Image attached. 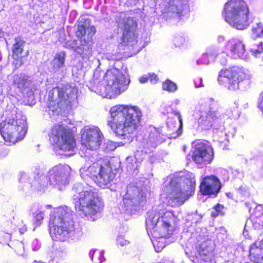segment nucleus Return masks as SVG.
<instances>
[{"label": "nucleus", "mask_w": 263, "mask_h": 263, "mask_svg": "<svg viewBox=\"0 0 263 263\" xmlns=\"http://www.w3.org/2000/svg\"><path fill=\"white\" fill-rule=\"evenodd\" d=\"M130 79L126 71L111 68L105 74L96 69L88 84L89 89L96 93L109 99L115 98L127 90Z\"/></svg>", "instance_id": "nucleus-1"}, {"label": "nucleus", "mask_w": 263, "mask_h": 263, "mask_svg": "<svg viewBox=\"0 0 263 263\" xmlns=\"http://www.w3.org/2000/svg\"><path fill=\"white\" fill-rule=\"evenodd\" d=\"M109 113L111 120L108 121V125L121 139H125L137 129L142 116L138 106L127 105H115L110 108Z\"/></svg>", "instance_id": "nucleus-2"}, {"label": "nucleus", "mask_w": 263, "mask_h": 263, "mask_svg": "<svg viewBox=\"0 0 263 263\" xmlns=\"http://www.w3.org/2000/svg\"><path fill=\"white\" fill-rule=\"evenodd\" d=\"M93 159L86 155V163L80 170L81 178L86 181H93L100 187H108L120 167L119 161L112 159L108 161L100 158L91 164Z\"/></svg>", "instance_id": "nucleus-3"}, {"label": "nucleus", "mask_w": 263, "mask_h": 263, "mask_svg": "<svg viewBox=\"0 0 263 263\" xmlns=\"http://www.w3.org/2000/svg\"><path fill=\"white\" fill-rule=\"evenodd\" d=\"M73 190L77 193L74 195V206L79 214L87 219L94 220L95 217L103 209V203L96 192L86 183V185L80 183H76Z\"/></svg>", "instance_id": "nucleus-4"}, {"label": "nucleus", "mask_w": 263, "mask_h": 263, "mask_svg": "<svg viewBox=\"0 0 263 263\" xmlns=\"http://www.w3.org/2000/svg\"><path fill=\"white\" fill-rule=\"evenodd\" d=\"M73 212L66 206L56 208L50 213L49 222L50 235L53 240L65 241L76 235Z\"/></svg>", "instance_id": "nucleus-5"}, {"label": "nucleus", "mask_w": 263, "mask_h": 263, "mask_svg": "<svg viewBox=\"0 0 263 263\" xmlns=\"http://www.w3.org/2000/svg\"><path fill=\"white\" fill-rule=\"evenodd\" d=\"M195 179L191 173H181L173 178L166 186V199L172 207L182 205L194 193Z\"/></svg>", "instance_id": "nucleus-6"}, {"label": "nucleus", "mask_w": 263, "mask_h": 263, "mask_svg": "<svg viewBox=\"0 0 263 263\" xmlns=\"http://www.w3.org/2000/svg\"><path fill=\"white\" fill-rule=\"evenodd\" d=\"M175 217L172 212L159 206L147 212L145 220L148 235L155 237H170L174 231Z\"/></svg>", "instance_id": "nucleus-7"}, {"label": "nucleus", "mask_w": 263, "mask_h": 263, "mask_svg": "<svg viewBox=\"0 0 263 263\" xmlns=\"http://www.w3.org/2000/svg\"><path fill=\"white\" fill-rule=\"evenodd\" d=\"M26 118L15 109L7 113V118L0 124V133L6 142L15 144L24 139L27 132Z\"/></svg>", "instance_id": "nucleus-8"}, {"label": "nucleus", "mask_w": 263, "mask_h": 263, "mask_svg": "<svg viewBox=\"0 0 263 263\" xmlns=\"http://www.w3.org/2000/svg\"><path fill=\"white\" fill-rule=\"evenodd\" d=\"M220 109L218 102L212 98L200 100L196 108L198 129L209 130L216 124L223 123Z\"/></svg>", "instance_id": "nucleus-9"}, {"label": "nucleus", "mask_w": 263, "mask_h": 263, "mask_svg": "<svg viewBox=\"0 0 263 263\" xmlns=\"http://www.w3.org/2000/svg\"><path fill=\"white\" fill-rule=\"evenodd\" d=\"M249 8L242 0H228L225 4L223 15L225 21L232 27L243 30L249 26Z\"/></svg>", "instance_id": "nucleus-10"}, {"label": "nucleus", "mask_w": 263, "mask_h": 263, "mask_svg": "<svg viewBox=\"0 0 263 263\" xmlns=\"http://www.w3.org/2000/svg\"><path fill=\"white\" fill-rule=\"evenodd\" d=\"M71 170L69 165L60 164L52 167L49 171L47 176H44L45 171L43 168L37 170L34 178L35 181L40 185L41 189L46 187L49 184L59 190H62L68 183Z\"/></svg>", "instance_id": "nucleus-11"}, {"label": "nucleus", "mask_w": 263, "mask_h": 263, "mask_svg": "<svg viewBox=\"0 0 263 263\" xmlns=\"http://www.w3.org/2000/svg\"><path fill=\"white\" fill-rule=\"evenodd\" d=\"M75 89L69 85L53 88L48 92V107L53 114L65 112L76 98Z\"/></svg>", "instance_id": "nucleus-12"}, {"label": "nucleus", "mask_w": 263, "mask_h": 263, "mask_svg": "<svg viewBox=\"0 0 263 263\" xmlns=\"http://www.w3.org/2000/svg\"><path fill=\"white\" fill-rule=\"evenodd\" d=\"M96 33V28L90 25L89 19L82 18L79 22L77 36L80 38L79 41L71 43L69 47L73 48L79 54L83 57H89L91 54L92 47V37Z\"/></svg>", "instance_id": "nucleus-13"}, {"label": "nucleus", "mask_w": 263, "mask_h": 263, "mask_svg": "<svg viewBox=\"0 0 263 263\" xmlns=\"http://www.w3.org/2000/svg\"><path fill=\"white\" fill-rule=\"evenodd\" d=\"M49 140L59 148L60 155L68 156L74 154L76 141L73 136L68 129L61 124L54 125L49 132Z\"/></svg>", "instance_id": "nucleus-14"}, {"label": "nucleus", "mask_w": 263, "mask_h": 263, "mask_svg": "<svg viewBox=\"0 0 263 263\" xmlns=\"http://www.w3.org/2000/svg\"><path fill=\"white\" fill-rule=\"evenodd\" d=\"M122 200L119 208L121 212L134 214L139 211L146 201V194L140 187L134 183L129 184L121 193Z\"/></svg>", "instance_id": "nucleus-15"}, {"label": "nucleus", "mask_w": 263, "mask_h": 263, "mask_svg": "<svg viewBox=\"0 0 263 263\" xmlns=\"http://www.w3.org/2000/svg\"><path fill=\"white\" fill-rule=\"evenodd\" d=\"M165 140V136L159 130L154 128L153 131H151L147 138L143 140L142 148L139 147L135 152V157L127 158L128 168L131 171L137 169L139 164L145 158L147 154L152 152Z\"/></svg>", "instance_id": "nucleus-16"}, {"label": "nucleus", "mask_w": 263, "mask_h": 263, "mask_svg": "<svg viewBox=\"0 0 263 263\" xmlns=\"http://www.w3.org/2000/svg\"><path fill=\"white\" fill-rule=\"evenodd\" d=\"M251 78L248 70L242 67L233 66L221 70L219 73L218 81L229 90H236L240 88L243 82L249 81Z\"/></svg>", "instance_id": "nucleus-17"}, {"label": "nucleus", "mask_w": 263, "mask_h": 263, "mask_svg": "<svg viewBox=\"0 0 263 263\" xmlns=\"http://www.w3.org/2000/svg\"><path fill=\"white\" fill-rule=\"evenodd\" d=\"M164 17L176 18L178 20L182 12L189 10V4L187 0H158Z\"/></svg>", "instance_id": "nucleus-18"}, {"label": "nucleus", "mask_w": 263, "mask_h": 263, "mask_svg": "<svg viewBox=\"0 0 263 263\" xmlns=\"http://www.w3.org/2000/svg\"><path fill=\"white\" fill-rule=\"evenodd\" d=\"M136 26V22L131 18H124L122 22L119 23V26L123 30L121 44L127 46L128 48L132 47L135 53L136 52L135 50H137V52L140 50L137 48V35L135 33Z\"/></svg>", "instance_id": "nucleus-19"}, {"label": "nucleus", "mask_w": 263, "mask_h": 263, "mask_svg": "<svg viewBox=\"0 0 263 263\" xmlns=\"http://www.w3.org/2000/svg\"><path fill=\"white\" fill-rule=\"evenodd\" d=\"M214 157V150L207 141H199L195 146L192 158L193 161L202 167L210 164Z\"/></svg>", "instance_id": "nucleus-20"}, {"label": "nucleus", "mask_w": 263, "mask_h": 263, "mask_svg": "<svg viewBox=\"0 0 263 263\" xmlns=\"http://www.w3.org/2000/svg\"><path fill=\"white\" fill-rule=\"evenodd\" d=\"M222 52L232 59H245L246 47L243 40L237 37L231 38L226 42Z\"/></svg>", "instance_id": "nucleus-21"}, {"label": "nucleus", "mask_w": 263, "mask_h": 263, "mask_svg": "<svg viewBox=\"0 0 263 263\" xmlns=\"http://www.w3.org/2000/svg\"><path fill=\"white\" fill-rule=\"evenodd\" d=\"M103 139V134L98 127H89L82 135L81 143L87 149L94 151L100 146Z\"/></svg>", "instance_id": "nucleus-22"}, {"label": "nucleus", "mask_w": 263, "mask_h": 263, "mask_svg": "<svg viewBox=\"0 0 263 263\" xmlns=\"http://www.w3.org/2000/svg\"><path fill=\"white\" fill-rule=\"evenodd\" d=\"M220 188V181L214 176H208L203 178L200 186V192L204 195H216Z\"/></svg>", "instance_id": "nucleus-23"}, {"label": "nucleus", "mask_w": 263, "mask_h": 263, "mask_svg": "<svg viewBox=\"0 0 263 263\" xmlns=\"http://www.w3.org/2000/svg\"><path fill=\"white\" fill-rule=\"evenodd\" d=\"M194 263H211L212 261V253L205 243H202L196 247V252L192 259Z\"/></svg>", "instance_id": "nucleus-24"}, {"label": "nucleus", "mask_w": 263, "mask_h": 263, "mask_svg": "<svg viewBox=\"0 0 263 263\" xmlns=\"http://www.w3.org/2000/svg\"><path fill=\"white\" fill-rule=\"evenodd\" d=\"M249 257L255 263H263V239H258L250 246Z\"/></svg>", "instance_id": "nucleus-25"}, {"label": "nucleus", "mask_w": 263, "mask_h": 263, "mask_svg": "<svg viewBox=\"0 0 263 263\" xmlns=\"http://www.w3.org/2000/svg\"><path fill=\"white\" fill-rule=\"evenodd\" d=\"M65 53L60 52L57 53L51 61L50 70L57 74H61L65 70Z\"/></svg>", "instance_id": "nucleus-26"}, {"label": "nucleus", "mask_w": 263, "mask_h": 263, "mask_svg": "<svg viewBox=\"0 0 263 263\" xmlns=\"http://www.w3.org/2000/svg\"><path fill=\"white\" fill-rule=\"evenodd\" d=\"M218 55V50L215 47L209 48L206 52L196 61L197 65H207L210 62L214 61Z\"/></svg>", "instance_id": "nucleus-27"}, {"label": "nucleus", "mask_w": 263, "mask_h": 263, "mask_svg": "<svg viewBox=\"0 0 263 263\" xmlns=\"http://www.w3.org/2000/svg\"><path fill=\"white\" fill-rule=\"evenodd\" d=\"M13 84L20 89L30 87L31 81L29 77L24 73L15 74L13 76Z\"/></svg>", "instance_id": "nucleus-28"}, {"label": "nucleus", "mask_w": 263, "mask_h": 263, "mask_svg": "<svg viewBox=\"0 0 263 263\" xmlns=\"http://www.w3.org/2000/svg\"><path fill=\"white\" fill-rule=\"evenodd\" d=\"M30 212L33 218L34 224L40 226L44 218V213L41 210V206L37 203H34L30 207Z\"/></svg>", "instance_id": "nucleus-29"}, {"label": "nucleus", "mask_w": 263, "mask_h": 263, "mask_svg": "<svg viewBox=\"0 0 263 263\" xmlns=\"http://www.w3.org/2000/svg\"><path fill=\"white\" fill-rule=\"evenodd\" d=\"M26 41L21 36H17L14 39L12 47L13 56L21 55L24 50Z\"/></svg>", "instance_id": "nucleus-30"}, {"label": "nucleus", "mask_w": 263, "mask_h": 263, "mask_svg": "<svg viewBox=\"0 0 263 263\" xmlns=\"http://www.w3.org/2000/svg\"><path fill=\"white\" fill-rule=\"evenodd\" d=\"M155 251L161 252L165 247V239L167 237H155L150 235Z\"/></svg>", "instance_id": "nucleus-31"}, {"label": "nucleus", "mask_w": 263, "mask_h": 263, "mask_svg": "<svg viewBox=\"0 0 263 263\" xmlns=\"http://www.w3.org/2000/svg\"><path fill=\"white\" fill-rule=\"evenodd\" d=\"M89 256L94 263H102L105 260L104 257V251L99 250H90Z\"/></svg>", "instance_id": "nucleus-32"}, {"label": "nucleus", "mask_w": 263, "mask_h": 263, "mask_svg": "<svg viewBox=\"0 0 263 263\" xmlns=\"http://www.w3.org/2000/svg\"><path fill=\"white\" fill-rule=\"evenodd\" d=\"M251 36L254 40L263 37V24L262 23H256L252 26Z\"/></svg>", "instance_id": "nucleus-33"}, {"label": "nucleus", "mask_w": 263, "mask_h": 263, "mask_svg": "<svg viewBox=\"0 0 263 263\" xmlns=\"http://www.w3.org/2000/svg\"><path fill=\"white\" fill-rule=\"evenodd\" d=\"M253 220V226L255 229H260L263 228V214L251 216Z\"/></svg>", "instance_id": "nucleus-34"}, {"label": "nucleus", "mask_w": 263, "mask_h": 263, "mask_svg": "<svg viewBox=\"0 0 263 263\" xmlns=\"http://www.w3.org/2000/svg\"><path fill=\"white\" fill-rule=\"evenodd\" d=\"M249 50L254 57H260L263 54V42L250 47Z\"/></svg>", "instance_id": "nucleus-35"}, {"label": "nucleus", "mask_w": 263, "mask_h": 263, "mask_svg": "<svg viewBox=\"0 0 263 263\" xmlns=\"http://www.w3.org/2000/svg\"><path fill=\"white\" fill-rule=\"evenodd\" d=\"M14 251L17 255L22 256L25 252L24 243L22 241L15 240L12 243Z\"/></svg>", "instance_id": "nucleus-36"}, {"label": "nucleus", "mask_w": 263, "mask_h": 263, "mask_svg": "<svg viewBox=\"0 0 263 263\" xmlns=\"http://www.w3.org/2000/svg\"><path fill=\"white\" fill-rule=\"evenodd\" d=\"M163 89L169 92H174L177 89V85L172 81L167 80L163 82L162 84Z\"/></svg>", "instance_id": "nucleus-37"}, {"label": "nucleus", "mask_w": 263, "mask_h": 263, "mask_svg": "<svg viewBox=\"0 0 263 263\" xmlns=\"http://www.w3.org/2000/svg\"><path fill=\"white\" fill-rule=\"evenodd\" d=\"M239 106V103L238 101H235L233 104L231 105L230 107V109H233V110H231L230 112L228 113V117L229 118H235L238 116V111L237 110V108Z\"/></svg>", "instance_id": "nucleus-38"}, {"label": "nucleus", "mask_w": 263, "mask_h": 263, "mask_svg": "<svg viewBox=\"0 0 263 263\" xmlns=\"http://www.w3.org/2000/svg\"><path fill=\"white\" fill-rule=\"evenodd\" d=\"M116 148V144L109 140H104L103 148L106 152L114 151Z\"/></svg>", "instance_id": "nucleus-39"}, {"label": "nucleus", "mask_w": 263, "mask_h": 263, "mask_svg": "<svg viewBox=\"0 0 263 263\" xmlns=\"http://www.w3.org/2000/svg\"><path fill=\"white\" fill-rule=\"evenodd\" d=\"M173 42L176 47H179L184 45L187 41L184 36L178 35L174 36Z\"/></svg>", "instance_id": "nucleus-40"}, {"label": "nucleus", "mask_w": 263, "mask_h": 263, "mask_svg": "<svg viewBox=\"0 0 263 263\" xmlns=\"http://www.w3.org/2000/svg\"><path fill=\"white\" fill-rule=\"evenodd\" d=\"M172 114L177 117L178 121H179V128L177 130V135L179 136L181 134L182 132V128L183 125L182 118V116L179 111L174 110L172 112Z\"/></svg>", "instance_id": "nucleus-41"}, {"label": "nucleus", "mask_w": 263, "mask_h": 263, "mask_svg": "<svg viewBox=\"0 0 263 263\" xmlns=\"http://www.w3.org/2000/svg\"><path fill=\"white\" fill-rule=\"evenodd\" d=\"M30 178L28 176V175L24 172H22L20 173V178L19 179V181L21 183H25V185L28 187L30 186Z\"/></svg>", "instance_id": "nucleus-42"}, {"label": "nucleus", "mask_w": 263, "mask_h": 263, "mask_svg": "<svg viewBox=\"0 0 263 263\" xmlns=\"http://www.w3.org/2000/svg\"><path fill=\"white\" fill-rule=\"evenodd\" d=\"M16 229H17L21 234H23L25 232L27 231V227L25 224H24L23 222V221H21L18 225L16 226H13L12 225V229L16 231Z\"/></svg>", "instance_id": "nucleus-43"}, {"label": "nucleus", "mask_w": 263, "mask_h": 263, "mask_svg": "<svg viewBox=\"0 0 263 263\" xmlns=\"http://www.w3.org/2000/svg\"><path fill=\"white\" fill-rule=\"evenodd\" d=\"M12 57L13 59V64L16 68L20 67L23 64V57L21 55L17 57L12 55Z\"/></svg>", "instance_id": "nucleus-44"}, {"label": "nucleus", "mask_w": 263, "mask_h": 263, "mask_svg": "<svg viewBox=\"0 0 263 263\" xmlns=\"http://www.w3.org/2000/svg\"><path fill=\"white\" fill-rule=\"evenodd\" d=\"M129 242L125 239L124 237L123 236H119L117 238V243L118 246L124 247L128 245Z\"/></svg>", "instance_id": "nucleus-45"}, {"label": "nucleus", "mask_w": 263, "mask_h": 263, "mask_svg": "<svg viewBox=\"0 0 263 263\" xmlns=\"http://www.w3.org/2000/svg\"><path fill=\"white\" fill-rule=\"evenodd\" d=\"M41 245L37 239H34L32 242V249L33 251H37L40 248Z\"/></svg>", "instance_id": "nucleus-46"}, {"label": "nucleus", "mask_w": 263, "mask_h": 263, "mask_svg": "<svg viewBox=\"0 0 263 263\" xmlns=\"http://www.w3.org/2000/svg\"><path fill=\"white\" fill-rule=\"evenodd\" d=\"M148 80L153 84H156L158 81V78L157 76L154 73L149 74Z\"/></svg>", "instance_id": "nucleus-47"}, {"label": "nucleus", "mask_w": 263, "mask_h": 263, "mask_svg": "<svg viewBox=\"0 0 263 263\" xmlns=\"http://www.w3.org/2000/svg\"><path fill=\"white\" fill-rule=\"evenodd\" d=\"M258 106L263 113V92L261 93L258 99Z\"/></svg>", "instance_id": "nucleus-48"}, {"label": "nucleus", "mask_w": 263, "mask_h": 263, "mask_svg": "<svg viewBox=\"0 0 263 263\" xmlns=\"http://www.w3.org/2000/svg\"><path fill=\"white\" fill-rule=\"evenodd\" d=\"M192 216H193V219H191L192 223H197L202 218V217L196 213L193 214Z\"/></svg>", "instance_id": "nucleus-49"}, {"label": "nucleus", "mask_w": 263, "mask_h": 263, "mask_svg": "<svg viewBox=\"0 0 263 263\" xmlns=\"http://www.w3.org/2000/svg\"><path fill=\"white\" fill-rule=\"evenodd\" d=\"M194 84L196 87H202V79L201 78H197L194 80Z\"/></svg>", "instance_id": "nucleus-50"}, {"label": "nucleus", "mask_w": 263, "mask_h": 263, "mask_svg": "<svg viewBox=\"0 0 263 263\" xmlns=\"http://www.w3.org/2000/svg\"><path fill=\"white\" fill-rule=\"evenodd\" d=\"M216 212L218 213L219 215H222L223 213L222 210L223 209V206L220 204H217L214 208Z\"/></svg>", "instance_id": "nucleus-51"}, {"label": "nucleus", "mask_w": 263, "mask_h": 263, "mask_svg": "<svg viewBox=\"0 0 263 263\" xmlns=\"http://www.w3.org/2000/svg\"><path fill=\"white\" fill-rule=\"evenodd\" d=\"M238 191L243 197H248L249 196L248 192L242 187H240L238 189Z\"/></svg>", "instance_id": "nucleus-52"}, {"label": "nucleus", "mask_w": 263, "mask_h": 263, "mask_svg": "<svg viewBox=\"0 0 263 263\" xmlns=\"http://www.w3.org/2000/svg\"><path fill=\"white\" fill-rule=\"evenodd\" d=\"M148 80V77L147 76H143L139 78V82L141 84L146 83Z\"/></svg>", "instance_id": "nucleus-53"}, {"label": "nucleus", "mask_w": 263, "mask_h": 263, "mask_svg": "<svg viewBox=\"0 0 263 263\" xmlns=\"http://www.w3.org/2000/svg\"><path fill=\"white\" fill-rule=\"evenodd\" d=\"M245 205L248 208L250 212H251V210L252 208V206H255V203H250L249 202H245Z\"/></svg>", "instance_id": "nucleus-54"}, {"label": "nucleus", "mask_w": 263, "mask_h": 263, "mask_svg": "<svg viewBox=\"0 0 263 263\" xmlns=\"http://www.w3.org/2000/svg\"><path fill=\"white\" fill-rule=\"evenodd\" d=\"M225 40V37L222 35H219L217 37V42L219 43H223Z\"/></svg>", "instance_id": "nucleus-55"}, {"label": "nucleus", "mask_w": 263, "mask_h": 263, "mask_svg": "<svg viewBox=\"0 0 263 263\" xmlns=\"http://www.w3.org/2000/svg\"><path fill=\"white\" fill-rule=\"evenodd\" d=\"M220 63L223 65H225L227 64V59L226 58H222L220 60Z\"/></svg>", "instance_id": "nucleus-56"}, {"label": "nucleus", "mask_w": 263, "mask_h": 263, "mask_svg": "<svg viewBox=\"0 0 263 263\" xmlns=\"http://www.w3.org/2000/svg\"><path fill=\"white\" fill-rule=\"evenodd\" d=\"M167 126L170 128H173V127H175V125L173 123H172L171 120H169L167 121Z\"/></svg>", "instance_id": "nucleus-57"}, {"label": "nucleus", "mask_w": 263, "mask_h": 263, "mask_svg": "<svg viewBox=\"0 0 263 263\" xmlns=\"http://www.w3.org/2000/svg\"><path fill=\"white\" fill-rule=\"evenodd\" d=\"M218 215H219L218 213L216 212V211L215 210V209L211 213V216L212 217H217Z\"/></svg>", "instance_id": "nucleus-58"}, {"label": "nucleus", "mask_w": 263, "mask_h": 263, "mask_svg": "<svg viewBox=\"0 0 263 263\" xmlns=\"http://www.w3.org/2000/svg\"><path fill=\"white\" fill-rule=\"evenodd\" d=\"M180 101L178 99H176L174 100L173 101V103L175 105H178V104H180Z\"/></svg>", "instance_id": "nucleus-59"}, {"label": "nucleus", "mask_w": 263, "mask_h": 263, "mask_svg": "<svg viewBox=\"0 0 263 263\" xmlns=\"http://www.w3.org/2000/svg\"><path fill=\"white\" fill-rule=\"evenodd\" d=\"M5 238H6V239H10V235L9 233H7V234H6Z\"/></svg>", "instance_id": "nucleus-60"}, {"label": "nucleus", "mask_w": 263, "mask_h": 263, "mask_svg": "<svg viewBox=\"0 0 263 263\" xmlns=\"http://www.w3.org/2000/svg\"><path fill=\"white\" fill-rule=\"evenodd\" d=\"M241 263H249V262H241Z\"/></svg>", "instance_id": "nucleus-61"}]
</instances>
